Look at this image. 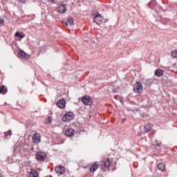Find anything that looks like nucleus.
Here are the masks:
<instances>
[{"instance_id": "obj_1", "label": "nucleus", "mask_w": 177, "mask_h": 177, "mask_svg": "<svg viewBox=\"0 0 177 177\" xmlns=\"http://www.w3.org/2000/svg\"><path fill=\"white\" fill-rule=\"evenodd\" d=\"M94 23H96V24L100 26V24L103 23H107V19H103L100 13H97L96 15L94 17Z\"/></svg>"}, {"instance_id": "obj_2", "label": "nucleus", "mask_w": 177, "mask_h": 177, "mask_svg": "<svg viewBox=\"0 0 177 177\" xmlns=\"http://www.w3.org/2000/svg\"><path fill=\"white\" fill-rule=\"evenodd\" d=\"M133 91L135 93H142V92H143V85L142 84V82H137L134 84Z\"/></svg>"}, {"instance_id": "obj_3", "label": "nucleus", "mask_w": 177, "mask_h": 177, "mask_svg": "<svg viewBox=\"0 0 177 177\" xmlns=\"http://www.w3.org/2000/svg\"><path fill=\"white\" fill-rule=\"evenodd\" d=\"M73 119H74V113L67 112L62 118V121H64L65 122H70V121H71Z\"/></svg>"}, {"instance_id": "obj_4", "label": "nucleus", "mask_w": 177, "mask_h": 177, "mask_svg": "<svg viewBox=\"0 0 177 177\" xmlns=\"http://www.w3.org/2000/svg\"><path fill=\"white\" fill-rule=\"evenodd\" d=\"M82 102L85 106H92L93 102L92 101V97L86 95L82 98Z\"/></svg>"}, {"instance_id": "obj_5", "label": "nucleus", "mask_w": 177, "mask_h": 177, "mask_svg": "<svg viewBox=\"0 0 177 177\" xmlns=\"http://www.w3.org/2000/svg\"><path fill=\"white\" fill-rule=\"evenodd\" d=\"M110 165H111L110 160L102 161L100 162V168H101L102 171H106V169H107Z\"/></svg>"}, {"instance_id": "obj_6", "label": "nucleus", "mask_w": 177, "mask_h": 177, "mask_svg": "<svg viewBox=\"0 0 177 177\" xmlns=\"http://www.w3.org/2000/svg\"><path fill=\"white\" fill-rule=\"evenodd\" d=\"M57 10L58 13L63 15L64 13H66V12H67V6H66V4H60L57 7Z\"/></svg>"}, {"instance_id": "obj_7", "label": "nucleus", "mask_w": 177, "mask_h": 177, "mask_svg": "<svg viewBox=\"0 0 177 177\" xmlns=\"http://www.w3.org/2000/svg\"><path fill=\"white\" fill-rule=\"evenodd\" d=\"M65 135L68 136V138H73V136L75 135V130L71 128L68 129L65 131Z\"/></svg>"}, {"instance_id": "obj_8", "label": "nucleus", "mask_w": 177, "mask_h": 177, "mask_svg": "<svg viewBox=\"0 0 177 177\" xmlns=\"http://www.w3.org/2000/svg\"><path fill=\"white\" fill-rule=\"evenodd\" d=\"M36 158L38 161H45V158H46V153H43L41 152L37 153L36 154Z\"/></svg>"}, {"instance_id": "obj_9", "label": "nucleus", "mask_w": 177, "mask_h": 177, "mask_svg": "<svg viewBox=\"0 0 177 177\" xmlns=\"http://www.w3.org/2000/svg\"><path fill=\"white\" fill-rule=\"evenodd\" d=\"M55 171L57 172V174H59V175H63V174L66 172V169L64 168V167L59 165L55 167Z\"/></svg>"}, {"instance_id": "obj_10", "label": "nucleus", "mask_w": 177, "mask_h": 177, "mask_svg": "<svg viewBox=\"0 0 177 177\" xmlns=\"http://www.w3.org/2000/svg\"><path fill=\"white\" fill-rule=\"evenodd\" d=\"M33 143H39L41 142V135L38 133H35L32 136Z\"/></svg>"}, {"instance_id": "obj_11", "label": "nucleus", "mask_w": 177, "mask_h": 177, "mask_svg": "<svg viewBox=\"0 0 177 177\" xmlns=\"http://www.w3.org/2000/svg\"><path fill=\"white\" fill-rule=\"evenodd\" d=\"M57 106L59 107V109H64V107H66V100L61 99L58 100L57 102Z\"/></svg>"}, {"instance_id": "obj_12", "label": "nucleus", "mask_w": 177, "mask_h": 177, "mask_svg": "<svg viewBox=\"0 0 177 177\" xmlns=\"http://www.w3.org/2000/svg\"><path fill=\"white\" fill-rule=\"evenodd\" d=\"M152 127H153V124L151 123L146 124L144 127V131H145V133H147V132H149V131H150V129H151Z\"/></svg>"}, {"instance_id": "obj_13", "label": "nucleus", "mask_w": 177, "mask_h": 177, "mask_svg": "<svg viewBox=\"0 0 177 177\" xmlns=\"http://www.w3.org/2000/svg\"><path fill=\"white\" fill-rule=\"evenodd\" d=\"M155 75L156 77H162V75H164V71L162 69L158 68L155 71Z\"/></svg>"}, {"instance_id": "obj_14", "label": "nucleus", "mask_w": 177, "mask_h": 177, "mask_svg": "<svg viewBox=\"0 0 177 177\" xmlns=\"http://www.w3.org/2000/svg\"><path fill=\"white\" fill-rule=\"evenodd\" d=\"M158 169H159V171H161V172H164V171H165V163H159L158 165Z\"/></svg>"}, {"instance_id": "obj_15", "label": "nucleus", "mask_w": 177, "mask_h": 177, "mask_svg": "<svg viewBox=\"0 0 177 177\" xmlns=\"http://www.w3.org/2000/svg\"><path fill=\"white\" fill-rule=\"evenodd\" d=\"M0 93H1V95H6V93H8V88L3 85L0 86Z\"/></svg>"}, {"instance_id": "obj_16", "label": "nucleus", "mask_w": 177, "mask_h": 177, "mask_svg": "<svg viewBox=\"0 0 177 177\" xmlns=\"http://www.w3.org/2000/svg\"><path fill=\"white\" fill-rule=\"evenodd\" d=\"M5 135V139H10V137L12 136V130H8V131L4 133Z\"/></svg>"}, {"instance_id": "obj_17", "label": "nucleus", "mask_w": 177, "mask_h": 177, "mask_svg": "<svg viewBox=\"0 0 177 177\" xmlns=\"http://www.w3.org/2000/svg\"><path fill=\"white\" fill-rule=\"evenodd\" d=\"M19 55H20L21 57H24V59H27L28 57V55H27V53L23 50H19Z\"/></svg>"}, {"instance_id": "obj_18", "label": "nucleus", "mask_w": 177, "mask_h": 177, "mask_svg": "<svg viewBox=\"0 0 177 177\" xmlns=\"http://www.w3.org/2000/svg\"><path fill=\"white\" fill-rule=\"evenodd\" d=\"M99 168V165H93L90 168V172H95Z\"/></svg>"}, {"instance_id": "obj_19", "label": "nucleus", "mask_w": 177, "mask_h": 177, "mask_svg": "<svg viewBox=\"0 0 177 177\" xmlns=\"http://www.w3.org/2000/svg\"><path fill=\"white\" fill-rule=\"evenodd\" d=\"M30 177H38L39 176V173H38V171H32L29 175Z\"/></svg>"}, {"instance_id": "obj_20", "label": "nucleus", "mask_w": 177, "mask_h": 177, "mask_svg": "<svg viewBox=\"0 0 177 177\" xmlns=\"http://www.w3.org/2000/svg\"><path fill=\"white\" fill-rule=\"evenodd\" d=\"M15 37H18L19 38L23 39L24 37H26V35H23V32H17L15 34Z\"/></svg>"}, {"instance_id": "obj_21", "label": "nucleus", "mask_w": 177, "mask_h": 177, "mask_svg": "<svg viewBox=\"0 0 177 177\" xmlns=\"http://www.w3.org/2000/svg\"><path fill=\"white\" fill-rule=\"evenodd\" d=\"M68 23H69L70 26H74V19L73 17H68Z\"/></svg>"}, {"instance_id": "obj_22", "label": "nucleus", "mask_w": 177, "mask_h": 177, "mask_svg": "<svg viewBox=\"0 0 177 177\" xmlns=\"http://www.w3.org/2000/svg\"><path fill=\"white\" fill-rule=\"evenodd\" d=\"M171 56L172 57L177 59V50H175L173 52H171Z\"/></svg>"}, {"instance_id": "obj_23", "label": "nucleus", "mask_w": 177, "mask_h": 177, "mask_svg": "<svg viewBox=\"0 0 177 177\" xmlns=\"http://www.w3.org/2000/svg\"><path fill=\"white\" fill-rule=\"evenodd\" d=\"M145 85L150 86L151 85V79H148L146 80Z\"/></svg>"}, {"instance_id": "obj_24", "label": "nucleus", "mask_w": 177, "mask_h": 177, "mask_svg": "<svg viewBox=\"0 0 177 177\" xmlns=\"http://www.w3.org/2000/svg\"><path fill=\"white\" fill-rule=\"evenodd\" d=\"M0 24L1 26H3V24H5V21L3 20V19L0 17Z\"/></svg>"}, {"instance_id": "obj_25", "label": "nucleus", "mask_w": 177, "mask_h": 177, "mask_svg": "<svg viewBox=\"0 0 177 177\" xmlns=\"http://www.w3.org/2000/svg\"><path fill=\"white\" fill-rule=\"evenodd\" d=\"M140 116L142 118H145L146 117H147V115L145 114V113H141L140 114Z\"/></svg>"}, {"instance_id": "obj_26", "label": "nucleus", "mask_w": 177, "mask_h": 177, "mask_svg": "<svg viewBox=\"0 0 177 177\" xmlns=\"http://www.w3.org/2000/svg\"><path fill=\"white\" fill-rule=\"evenodd\" d=\"M48 122H52V117L48 116Z\"/></svg>"}, {"instance_id": "obj_27", "label": "nucleus", "mask_w": 177, "mask_h": 177, "mask_svg": "<svg viewBox=\"0 0 177 177\" xmlns=\"http://www.w3.org/2000/svg\"><path fill=\"white\" fill-rule=\"evenodd\" d=\"M151 3H156V1H152L151 2L149 3V6H151Z\"/></svg>"}, {"instance_id": "obj_28", "label": "nucleus", "mask_w": 177, "mask_h": 177, "mask_svg": "<svg viewBox=\"0 0 177 177\" xmlns=\"http://www.w3.org/2000/svg\"><path fill=\"white\" fill-rule=\"evenodd\" d=\"M26 0H21V2L24 3H26Z\"/></svg>"}, {"instance_id": "obj_29", "label": "nucleus", "mask_w": 177, "mask_h": 177, "mask_svg": "<svg viewBox=\"0 0 177 177\" xmlns=\"http://www.w3.org/2000/svg\"><path fill=\"white\" fill-rule=\"evenodd\" d=\"M48 1H50V2H55V1H56V0H48Z\"/></svg>"}, {"instance_id": "obj_30", "label": "nucleus", "mask_w": 177, "mask_h": 177, "mask_svg": "<svg viewBox=\"0 0 177 177\" xmlns=\"http://www.w3.org/2000/svg\"><path fill=\"white\" fill-rule=\"evenodd\" d=\"M65 25L66 26H68V22H65Z\"/></svg>"}, {"instance_id": "obj_31", "label": "nucleus", "mask_w": 177, "mask_h": 177, "mask_svg": "<svg viewBox=\"0 0 177 177\" xmlns=\"http://www.w3.org/2000/svg\"><path fill=\"white\" fill-rule=\"evenodd\" d=\"M158 146H160V144H158Z\"/></svg>"}]
</instances>
